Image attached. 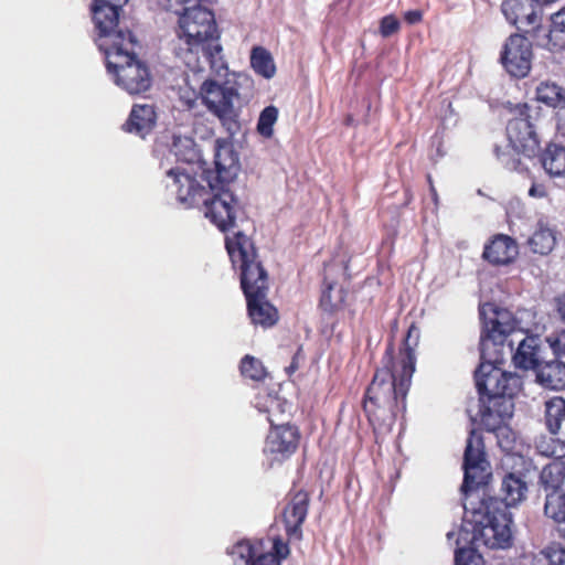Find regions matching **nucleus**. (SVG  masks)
<instances>
[{
  "instance_id": "1",
  "label": "nucleus",
  "mask_w": 565,
  "mask_h": 565,
  "mask_svg": "<svg viewBox=\"0 0 565 565\" xmlns=\"http://www.w3.org/2000/svg\"><path fill=\"white\" fill-rule=\"evenodd\" d=\"M463 509L470 514L471 543L488 548H507L512 543V514L509 508L516 507L526 498L527 483L521 475L507 472L501 481V498L479 493L491 478L483 437L471 429L463 452Z\"/></svg>"
},
{
  "instance_id": "2",
  "label": "nucleus",
  "mask_w": 565,
  "mask_h": 565,
  "mask_svg": "<svg viewBox=\"0 0 565 565\" xmlns=\"http://www.w3.org/2000/svg\"><path fill=\"white\" fill-rule=\"evenodd\" d=\"M419 339L420 330L412 322L397 354L393 341H390L382 358V366L376 369L365 390L362 408L376 438L388 434L398 414L406 411V397L416 369Z\"/></svg>"
},
{
  "instance_id": "3",
  "label": "nucleus",
  "mask_w": 565,
  "mask_h": 565,
  "mask_svg": "<svg viewBox=\"0 0 565 565\" xmlns=\"http://www.w3.org/2000/svg\"><path fill=\"white\" fill-rule=\"evenodd\" d=\"M225 248L233 268L239 273L241 288L252 323L265 329L274 327L279 320V312L267 299L269 276L254 241L237 231L225 237Z\"/></svg>"
},
{
  "instance_id": "4",
  "label": "nucleus",
  "mask_w": 565,
  "mask_h": 565,
  "mask_svg": "<svg viewBox=\"0 0 565 565\" xmlns=\"http://www.w3.org/2000/svg\"><path fill=\"white\" fill-rule=\"evenodd\" d=\"M96 44L104 53L106 67L115 76V82L129 94L147 92L152 84L148 65L138 58V40L125 22L95 24Z\"/></svg>"
},
{
  "instance_id": "5",
  "label": "nucleus",
  "mask_w": 565,
  "mask_h": 565,
  "mask_svg": "<svg viewBox=\"0 0 565 565\" xmlns=\"http://www.w3.org/2000/svg\"><path fill=\"white\" fill-rule=\"evenodd\" d=\"M167 174L173 179L180 203L186 207L202 205L205 217L222 232L235 226L237 214L242 209L230 185L217 183V185L212 184L205 188L179 168L168 170Z\"/></svg>"
},
{
  "instance_id": "6",
  "label": "nucleus",
  "mask_w": 565,
  "mask_h": 565,
  "mask_svg": "<svg viewBox=\"0 0 565 565\" xmlns=\"http://www.w3.org/2000/svg\"><path fill=\"white\" fill-rule=\"evenodd\" d=\"M183 6H174L169 10L179 15L177 35L183 41L186 51L191 54L202 52L210 67L218 74L227 70L214 12L199 3L193 7Z\"/></svg>"
},
{
  "instance_id": "7",
  "label": "nucleus",
  "mask_w": 565,
  "mask_h": 565,
  "mask_svg": "<svg viewBox=\"0 0 565 565\" xmlns=\"http://www.w3.org/2000/svg\"><path fill=\"white\" fill-rule=\"evenodd\" d=\"M510 111L513 117L509 119L505 128L509 143L504 147L495 145L493 152L507 170L523 172L527 168L520 156L529 159L536 157L541 148V140L527 104H516L510 108Z\"/></svg>"
},
{
  "instance_id": "8",
  "label": "nucleus",
  "mask_w": 565,
  "mask_h": 565,
  "mask_svg": "<svg viewBox=\"0 0 565 565\" xmlns=\"http://www.w3.org/2000/svg\"><path fill=\"white\" fill-rule=\"evenodd\" d=\"M520 379L512 373L502 372V379L498 383V394L492 395L486 401L483 408H479L478 415L480 425L489 433H494L498 438V445L509 450L512 448V441L508 435L511 433L505 425L507 419L513 414V397L520 390Z\"/></svg>"
},
{
  "instance_id": "9",
  "label": "nucleus",
  "mask_w": 565,
  "mask_h": 565,
  "mask_svg": "<svg viewBox=\"0 0 565 565\" xmlns=\"http://www.w3.org/2000/svg\"><path fill=\"white\" fill-rule=\"evenodd\" d=\"M199 94L202 105L220 120L231 137L241 131L239 109L234 106V102L239 99V93L235 86L228 82L220 84L214 79H205Z\"/></svg>"
},
{
  "instance_id": "10",
  "label": "nucleus",
  "mask_w": 565,
  "mask_h": 565,
  "mask_svg": "<svg viewBox=\"0 0 565 565\" xmlns=\"http://www.w3.org/2000/svg\"><path fill=\"white\" fill-rule=\"evenodd\" d=\"M480 315L483 319L480 335L481 358L490 356L491 349L495 354H501L507 338L516 328V320L510 311L497 307H491L490 316H487L484 309Z\"/></svg>"
},
{
  "instance_id": "11",
  "label": "nucleus",
  "mask_w": 565,
  "mask_h": 565,
  "mask_svg": "<svg viewBox=\"0 0 565 565\" xmlns=\"http://www.w3.org/2000/svg\"><path fill=\"white\" fill-rule=\"evenodd\" d=\"M290 550L280 537L273 540L270 551H265L264 540H241L227 548V554L245 562L246 565H281Z\"/></svg>"
},
{
  "instance_id": "12",
  "label": "nucleus",
  "mask_w": 565,
  "mask_h": 565,
  "mask_svg": "<svg viewBox=\"0 0 565 565\" xmlns=\"http://www.w3.org/2000/svg\"><path fill=\"white\" fill-rule=\"evenodd\" d=\"M300 438L299 428L295 425H273L265 439L264 454L271 460V465L281 463L297 451Z\"/></svg>"
},
{
  "instance_id": "13",
  "label": "nucleus",
  "mask_w": 565,
  "mask_h": 565,
  "mask_svg": "<svg viewBox=\"0 0 565 565\" xmlns=\"http://www.w3.org/2000/svg\"><path fill=\"white\" fill-rule=\"evenodd\" d=\"M532 43L519 33L511 34L505 41L500 54V62L513 77H525L532 66Z\"/></svg>"
},
{
  "instance_id": "14",
  "label": "nucleus",
  "mask_w": 565,
  "mask_h": 565,
  "mask_svg": "<svg viewBox=\"0 0 565 565\" xmlns=\"http://www.w3.org/2000/svg\"><path fill=\"white\" fill-rule=\"evenodd\" d=\"M281 518L288 541H301L302 525L310 507V493L303 489H291L286 497Z\"/></svg>"
},
{
  "instance_id": "15",
  "label": "nucleus",
  "mask_w": 565,
  "mask_h": 565,
  "mask_svg": "<svg viewBox=\"0 0 565 565\" xmlns=\"http://www.w3.org/2000/svg\"><path fill=\"white\" fill-rule=\"evenodd\" d=\"M214 170L207 169L203 171V180L207 185H230L239 171L238 154L234 147L228 142L216 141L214 153Z\"/></svg>"
},
{
  "instance_id": "16",
  "label": "nucleus",
  "mask_w": 565,
  "mask_h": 565,
  "mask_svg": "<svg viewBox=\"0 0 565 565\" xmlns=\"http://www.w3.org/2000/svg\"><path fill=\"white\" fill-rule=\"evenodd\" d=\"M498 355L499 354H495L493 358L490 352V356H487L486 359L481 358V363L475 371V382L480 403L479 408H483L486 401H488L489 397L498 394V383H500L503 372V370L498 365L502 362Z\"/></svg>"
},
{
  "instance_id": "17",
  "label": "nucleus",
  "mask_w": 565,
  "mask_h": 565,
  "mask_svg": "<svg viewBox=\"0 0 565 565\" xmlns=\"http://www.w3.org/2000/svg\"><path fill=\"white\" fill-rule=\"evenodd\" d=\"M501 9L507 20L519 29L533 26L539 21V8L533 0H504Z\"/></svg>"
},
{
  "instance_id": "18",
  "label": "nucleus",
  "mask_w": 565,
  "mask_h": 565,
  "mask_svg": "<svg viewBox=\"0 0 565 565\" xmlns=\"http://www.w3.org/2000/svg\"><path fill=\"white\" fill-rule=\"evenodd\" d=\"M519 248L513 238L504 234H498L486 244L482 256L492 265H507L514 260Z\"/></svg>"
},
{
  "instance_id": "19",
  "label": "nucleus",
  "mask_w": 565,
  "mask_h": 565,
  "mask_svg": "<svg viewBox=\"0 0 565 565\" xmlns=\"http://www.w3.org/2000/svg\"><path fill=\"white\" fill-rule=\"evenodd\" d=\"M513 363L520 370H539L544 363L541 354V340L536 335L525 337L518 345L512 356Z\"/></svg>"
},
{
  "instance_id": "20",
  "label": "nucleus",
  "mask_w": 565,
  "mask_h": 565,
  "mask_svg": "<svg viewBox=\"0 0 565 565\" xmlns=\"http://www.w3.org/2000/svg\"><path fill=\"white\" fill-rule=\"evenodd\" d=\"M157 113L153 105L142 104L134 105L127 121L122 128L127 132H132L145 138L156 127Z\"/></svg>"
},
{
  "instance_id": "21",
  "label": "nucleus",
  "mask_w": 565,
  "mask_h": 565,
  "mask_svg": "<svg viewBox=\"0 0 565 565\" xmlns=\"http://www.w3.org/2000/svg\"><path fill=\"white\" fill-rule=\"evenodd\" d=\"M539 160L544 171L552 178H565V147L548 142L546 147L540 151Z\"/></svg>"
},
{
  "instance_id": "22",
  "label": "nucleus",
  "mask_w": 565,
  "mask_h": 565,
  "mask_svg": "<svg viewBox=\"0 0 565 565\" xmlns=\"http://www.w3.org/2000/svg\"><path fill=\"white\" fill-rule=\"evenodd\" d=\"M348 290L337 284L324 281L319 300L320 309L329 315L334 316L345 307Z\"/></svg>"
},
{
  "instance_id": "23",
  "label": "nucleus",
  "mask_w": 565,
  "mask_h": 565,
  "mask_svg": "<svg viewBox=\"0 0 565 565\" xmlns=\"http://www.w3.org/2000/svg\"><path fill=\"white\" fill-rule=\"evenodd\" d=\"M254 406L260 412L267 414V420L273 425L281 424L285 415L286 401L277 395L266 391L258 393L254 399Z\"/></svg>"
},
{
  "instance_id": "24",
  "label": "nucleus",
  "mask_w": 565,
  "mask_h": 565,
  "mask_svg": "<svg viewBox=\"0 0 565 565\" xmlns=\"http://www.w3.org/2000/svg\"><path fill=\"white\" fill-rule=\"evenodd\" d=\"M536 379L545 387L552 390L565 388V363L557 358L544 362L536 372Z\"/></svg>"
},
{
  "instance_id": "25",
  "label": "nucleus",
  "mask_w": 565,
  "mask_h": 565,
  "mask_svg": "<svg viewBox=\"0 0 565 565\" xmlns=\"http://www.w3.org/2000/svg\"><path fill=\"white\" fill-rule=\"evenodd\" d=\"M530 249L540 255H548L556 245V232L543 221H539L536 227L527 239Z\"/></svg>"
},
{
  "instance_id": "26",
  "label": "nucleus",
  "mask_w": 565,
  "mask_h": 565,
  "mask_svg": "<svg viewBox=\"0 0 565 565\" xmlns=\"http://www.w3.org/2000/svg\"><path fill=\"white\" fill-rule=\"evenodd\" d=\"M564 481L565 462L563 460H553L544 466L539 477V484L545 493L564 491Z\"/></svg>"
},
{
  "instance_id": "27",
  "label": "nucleus",
  "mask_w": 565,
  "mask_h": 565,
  "mask_svg": "<svg viewBox=\"0 0 565 565\" xmlns=\"http://www.w3.org/2000/svg\"><path fill=\"white\" fill-rule=\"evenodd\" d=\"M545 515L553 520L559 535L565 539V492H547L544 504Z\"/></svg>"
},
{
  "instance_id": "28",
  "label": "nucleus",
  "mask_w": 565,
  "mask_h": 565,
  "mask_svg": "<svg viewBox=\"0 0 565 565\" xmlns=\"http://www.w3.org/2000/svg\"><path fill=\"white\" fill-rule=\"evenodd\" d=\"M127 2L128 0H94L92 4L94 23L98 24L99 20L103 23H113V25H116V22H121L119 14L122 6Z\"/></svg>"
},
{
  "instance_id": "29",
  "label": "nucleus",
  "mask_w": 565,
  "mask_h": 565,
  "mask_svg": "<svg viewBox=\"0 0 565 565\" xmlns=\"http://www.w3.org/2000/svg\"><path fill=\"white\" fill-rule=\"evenodd\" d=\"M565 419V399L554 396L545 402V425L552 435H557Z\"/></svg>"
},
{
  "instance_id": "30",
  "label": "nucleus",
  "mask_w": 565,
  "mask_h": 565,
  "mask_svg": "<svg viewBox=\"0 0 565 565\" xmlns=\"http://www.w3.org/2000/svg\"><path fill=\"white\" fill-rule=\"evenodd\" d=\"M250 66L256 74L271 78L276 74V65L269 51L264 46H254L250 52Z\"/></svg>"
},
{
  "instance_id": "31",
  "label": "nucleus",
  "mask_w": 565,
  "mask_h": 565,
  "mask_svg": "<svg viewBox=\"0 0 565 565\" xmlns=\"http://www.w3.org/2000/svg\"><path fill=\"white\" fill-rule=\"evenodd\" d=\"M536 99L550 107L565 106V89L555 83L543 82L536 88Z\"/></svg>"
},
{
  "instance_id": "32",
  "label": "nucleus",
  "mask_w": 565,
  "mask_h": 565,
  "mask_svg": "<svg viewBox=\"0 0 565 565\" xmlns=\"http://www.w3.org/2000/svg\"><path fill=\"white\" fill-rule=\"evenodd\" d=\"M536 565H565V546L551 542L534 555Z\"/></svg>"
},
{
  "instance_id": "33",
  "label": "nucleus",
  "mask_w": 565,
  "mask_h": 565,
  "mask_svg": "<svg viewBox=\"0 0 565 565\" xmlns=\"http://www.w3.org/2000/svg\"><path fill=\"white\" fill-rule=\"evenodd\" d=\"M539 454L545 457L562 460L565 457V441L554 436H541L535 441Z\"/></svg>"
},
{
  "instance_id": "34",
  "label": "nucleus",
  "mask_w": 565,
  "mask_h": 565,
  "mask_svg": "<svg viewBox=\"0 0 565 565\" xmlns=\"http://www.w3.org/2000/svg\"><path fill=\"white\" fill-rule=\"evenodd\" d=\"M278 108L274 105H269L260 111L256 127L260 136L265 138L274 136V125L278 119Z\"/></svg>"
},
{
  "instance_id": "35",
  "label": "nucleus",
  "mask_w": 565,
  "mask_h": 565,
  "mask_svg": "<svg viewBox=\"0 0 565 565\" xmlns=\"http://www.w3.org/2000/svg\"><path fill=\"white\" fill-rule=\"evenodd\" d=\"M239 370L244 377L256 382L263 381L267 375L262 361L248 354L241 360Z\"/></svg>"
},
{
  "instance_id": "36",
  "label": "nucleus",
  "mask_w": 565,
  "mask_h": 565,
  "mask_svg": "<svg viewBox=\"0 0 565 565\" xmlns=\"http://www.w3.org/2000/svg\"><path fill=\"white\" fill-rule=\"evenodd\" d=\"M455 565H483V558L473 547H459L455 552Z\"/></svg>"
},
{
  "instance_id": "37",
  "label": "nucleus",
  "mask_w": 565,
  "mask_h": 565,
  "mask_svg": "<svg viewBox=\"0 0 565 565\" xmlns=\"http://www.w3.org/2000/svg\"><path fill=\"white\" fill-rule=\"evenodd\" d=\"M545 46L552 52H558L565 49V30L557 28L553 22L546 35Z\"/></svg>"
},
{
  "instance_id": "38",
  "label": "nucleus",
  "mask_w": 565,
  "mask_h": 565,
  "mask_svg": "<svg viewBox=\"0 0 565 565\" xmlns=\"http://www.w3.org/2000/svg\"><path fill=\"white\" fill-rule=\"evenodd\" d=\"M399 28H401V23H399L398 19L393 14H388L381 19L380 34L383 38H388L393 34L397 33Z\"/></svg>"
},
{
  "instance_id": "39",
  "label": "nucleus",
  "mask_w": 565,
  "mask_h": 565,
  "mask_svg": "<svg viewBox=\"0 0 565 565\" xmlns=\"http://www.w3.org/2000/svg\"><path fill=\"white\" fill-rule=\"evenodd\" d=\"M546 342L553 351L555 358H559L565 354V330L554 332L546 338Z\"/></svg>"
},
{
  "instance_id": "40",
  "label": "nucleus",
  "mask_w": 565,
  "mask_h": 565,
  "mask_svg": "<svg viewBox=\"0 0 565 565\" xmlns=\"http://www.w3.org/2000/svg\"><path fill=\"white\" fill-rule=\"evenodd\" d=\"M548 194L545 184L533 182L529 189V195L535 199L546 198Z\"/></svg>"
},
{
  "instance_id": "41",
  "label": "nucleus",
  "mask_w": 565,
  "mask_h": 565,
  "mask_svg": "<svg viewBox=\"0 0 565 565\" xmlns=\"http://www.w3.org/2000/svg\"><path fill=\"white\" fill-rule=\"evenodd\" d=\"M404 20L408 24H416L422 22L423 20V11L422 10H408L404 13Z\"/></svg>"
},
{
  "instance_id": "42",
  "label": "nucleus",
  "mask_w": 565,
  "mask_h": 565,
  "mask_svg": "<svg viewBox=\"0 0 565 565\" xmlns=\"http://www.w3.org/2000/svg\"><path fill=\"white\" fill-rule=\"evenodd\" d=\"M557 131L561 136L565 137V106L557 111Z\"/></svg>"
},
{
  "instance_id": "43",
  "label": "nucleus",
  "mask_w": 565,
  "mask_h": 565,
  "mask_svg": "<svg viewBox=\"0 0 565 565\" xmlns=\"http://www.w3.org/2000/svg\"><path fill=\"white\" fill-rule=\"evenodd\" d=\"M551 20L557 28L565 30V7L558 12L554 13Z\"/></svg>"
},
{
  "instance_id": "44",
  "label": "nucleus",
  "mask_w": 565,
  "mask_h": 565,
  "mask_svg": "<svg viewBox=\"0 0 565 565\" xmlns=\"http://www.w3.org/2000/svg\"><path fill=\"white\" fill-rule=\"evenodd\" d=\"M555 303L558 315L565 321V292L555 298Z\"/></svg>"
},
{
  "instance_id": "45",
  "label": "nucleus",
  "mask_w": 565,
  "mask_h": 565,
  "mask_svg": "<svg viewBox=\"0 0 565 565\" xmlns=\"http://www.w3.org/2000/svg\"><path fill=\"white\" fill-rule=\"evenodd\" d=\"M431 143L436 145L438 156H444V152L441 150V148H443V138H441V136H439L438 134H435L433 136V138H431Z\"/></svg>"
},
{
  "instance_id": "46",
  "label": "nucleus",
  "mask_w": 565,
  "mask_h": 565,
  "mask_svg": "<svg viewBox=\"0 0 565 565\" xmlns=\"http://www.w3.org/2000/svg\"><path fill=\"white\" fill-rule=\"evenodd\" d=\"M297 358H298V353L292 358L290 365L287 367V372L289 374H292L299 367Z\"/></svg>"
}]
</instances>
